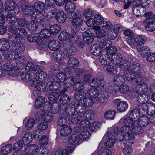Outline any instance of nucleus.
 Segmentation results:
<instances>
[{
  "label": "nucleus",
  "instance_id": "nucleus-11",
  "mask_svg": "<svg viewBox=\"0 0 155 155\" xmlns=\"http://www.w3.org/2000/svg\"><path fill=\"white\" fill-rule=\"evenodd\" d=\"M1 15L5 17L7 20L10 24H14L17 21V17L14 14H12L5 9L2 10L1 12Z\"/></svg>",
  "mask_w": 155,
  "mask_h": 155
},
{
  "label": "nucleus",
  "instance_id": "nucleus-8",
  "mask_svg": "<svg viewBox=\"0 0 155 155\" xmlns=\"http://www.w3.org/2000/svg\"><path fill=\"white\" fill-rule=\"evenodd\" d=\"M124 75L128 81L132 80V82L138 83L141 82L143 79L142 76L141 75L140 73L137 74L135 71L130 70L126 71L125 72Z\"/></svg>",
  "mask_w": 155,
  "mask_h": 155
},
{
  "label": "nucleus",
  "instance_id": "nucleus-33",
  "mask_svg": "<svg viewBox=\"0 0 155 155\" xmlns=\"http://www.w3.org/2000/svg\"><path fill=\"white\" fill-rule=\"evenodd\" d=\"M24 145H27L30 143L32 140V134L29 132H26L22 138Z\"/></svg>",
  "mask_w": 155,
  "mask_h": 155
},
{
  "label": "nucleus",
  "instance_id": "nucleus-60",
  "mask_svg": "<svg viewBox=\"0 0 155 155\" xmlns=\"http://www.w3.org/2000/svg\"><path fill=\"white\" fill-rule=\"evenodd\" d=\"M115 143V140L114 138L107 137L105 142V145L109 148L112 147Z\"/></svg>",
  "mask_w": 155,
  "mask_h": 155
},
{
  "label": "nucleus",
  "instance_id": "nucleus-51",
  "mask_svg": "<svg viewBox=\"0 0 155 155\" xmlns=\"http://www.w3.org/2000/svg\"><path fill=\"white\" fill-rule=\"evenodd\" d=\"M130 62L128 60H123L119 65V67L122 69H126L128 70H130Z\"/></svg>",
  "mask_w": 155,
  "mask_h": 155
},
{
  "label": "nucleus",
  "instance_id": "nucleus-2",
  "mask_svg": "<svg viewBox=\"0 0 155 155\" xmlns=\"http://www.w3.org/2000/svg\"><path fill=\"white\" fill-rule=\"evenodd\" d=\"M21 77L22 80L31 82V86L34 87L33 94L35 97L37 96L41 92L46 90V85L43 84V81L45 80L47 77V74L45 72H37L35 74L34 78H32V76L30 73L22 72L21 73Z\"/></svg>",
  "mask_w": 155,
  "mask_h": 155
},
{
  "label": "nucleus",
  "instance_id": "nucleus-29",
  "mask_svg": "<svg viewBox=\"0 0 155 155\" xmlns=\"http://www.w3.org/2000/svg\"><path fill=\"white\" fill-rule=\"evenodd\" d=\"M5 6L6 8L5 9L9 12L14 10L17 6V4L14 1L9 0L5 2Z\"/></svg>",
  "mask_w": 155,
  "mask_h": 155
},
{
  "label": "nucleus",
  "instance_id": "nucleus-58",
  "mask_svg": "<svg viewBox=\"0 0 155 155\" xmlns=\"http://www.w3.org/2000/svg\"><path fill=\"white\" fill-rule=\"evenodd\" d=\"M27 28L28 30L31 32H33L35 31L38 28V26L35 23L32 21L29 22L27 24Z\"/></svg>",
  "mask_w": 155,
  "mask_h": 155
},
{
  "label": "nucleus",
  "instance_id": "nucleus-55",
  "mask_svg": "<svg viewBox=\"0 0 155 155\" xmlns=\"http://www.w3.org/2000/svg\"><path fill=\"white\" fill-rule=\"evenodd\" d=\"M115 112L114 110H107L104 114V117L105 118L108 120H112L115 117Z\"/></svg>",
  "mask_w": 155,
  "mask_h": 155
},
{
  "label": "nucleus",
  "instance_id": "nucleus-40",
  "mask_svg": "<svg viewBox=\"0 0 155 155\" xmlns=\"http://www.w3.org/2000/svg\"><path fill=\"white\" fill-rule=\"evenodd\" d=\"M129 115V117L125 116L121 119H123L125 117H129L133 121H134L135 120H137L138 117H139L140 115L139 112L137 110L134 109L130 112Z\"/></svg>",
  "mask_w": 155,
  "mask_h": 155
},
{
  "label": "nucleus",
  "instance_id": "nucleus-42",
  "mask_svg": "<svg viewBox=\"0 0 155 155\" xmlns=\"http://www.w3.org/2000/svg\"><path fill=\"white\" fill-rule=\"evenodd\" d=\"M90 51L93 55L98 56L100 54L101 50L98 45H94L90 47Z\"/></svg>",
  "mask_w": 155,
  "mask_h": 155
},
{
  "label": "nucleus",
  "instance_id": "nucleus-9",
  "mask_svg": "<svg viewBox=\"0 0 155 155\" xmlns=\"http://www.w3.org/2000/svg\"><path fill=\"white\" fill-rule=\"evenodd\" d=\"M144 15L146 18L143 22L147 23L146 27V30L150 32L155 31V21L152 19V13L148 12Z\"/></svg>",
  "mask_w": 155,
  "mask_h": 155
},
{
  "label": "nucleus",
  "instance_id": "nucleus-6",
  "mask_svg": "<svg viewBox=\"0 0 155 155\" xmlns=\"http://www.w3.org/2000/svg\"><path fill=\"white\" fill-rule=\"evenodd\" d=\"M10 47L9 42L6 39L2 38L0 40V54L1 53L4 59L8 60H10L13 57L11 55V50H8Z\"/></svg>",
  "mask_w": 155,
  "mask_h": 155
},
{
  "label": "nucleus",
  "instance_id": "nucleus-28",
  "mask_svg": "<svg viewBox=\"0 0 155 155\" xmlns=\"http://www.w3.org/2000/svg\"><path fill=\"white\" fill-rule=\"evenodd\" d=\"M66 14L62 11H59L55 15L56 20L59 23H63L65 21L66 19Z\"/></svg>",
  "mask_w": 155,
  "mask_h": 155
},
{
  "label": "nucleus",
  "instance_id": "nucleus-10",
  "mask_svg": "<svg viewBox=\"0 0 155 155\" xmlns=\"http://www.w3.org/2000/svg\"><path fill=\"white\" fill-rule=\"evenodd\" d=\"M41 115L42 120L45 122H50L53 120V116L51 113L47 110L46 107H43L41 109Z\"/></svg>",
  "mask_w": 155,
  "mask_h": 155
},
{
  "label": "nucleus",
  "instance_id": "nucleus-50",
  "mask_svg": "<svg viewBox=\"0 0 155 155\" xmlns=\"http://www.w3.org/2000/svg\"><path fill=\"white\" fill-rule=\"evenodd\" d=\"M74 82V79L72 77L66 76L64 81V86L65 87H70L72 85Z\"/></svg>",
  "mask_w": 155,
  "mask_h": 155
},
{
  "label": "nucleus",
  "instance_id": "nucleus-52",
  "mask_svg": "<svg viewBox=\"0 0 155 155\" xmlns=\"http://www.w3.org/2000/svg\"><path fill=\"white\" fill-rule=\"evenodd\" d=\"M61 30L60 26L58 24H55L51 25L50 27V31L53 34L58 33Z\"/></svg>",
  "mask_w": 155,
  "mask_h": 155
},
{
  "label": "nucleus",
  "instance_id": "nucleus-22",
  "mask_svg": "<svg viewBox=\"0 0 155 155\" xmlns=\"http://www.w3.org/2000/svg\"><path fill=\"white\" fill-rule=\"evenodd\" d=\"M65 8L66 11L70 14V15L73 13L75 11L76 7L74 3L72 1H68L65 2Z\"/></svg>",
  "mask_w": 155,
  "mask_h": 155
},
{
  "label": "nucleus",
  "instance_id": "nucleus-26",
  "mask_svg": "<svg viewBox=\"0 0 155 155\" xmlns=\"http://www.w3.org/2000/svg\"><path fill=\"white\" fill-rule=\"evenodd\" d=\"M48 44L49 49L53 51H55L58 50L60 47V43L57 40H51L49 41Z\"/></svg>",
  "mask_w": 155,
  "mask_h": 155
},
{
  "label": "nucleus",
  "instance_id": "nucleus-53",
  "mask_svg": "<svg viewBox=\"0 0 155 155\" xmlns=\"http://www.w3.org/2000/svg\"><path fill=\"white\" fill-rule=\"evenodd\" d=\"M83 104L84 106L86 107H90L94 103V101L92 99L89 97H87L83 99Z\"/></svg>",
  "mask_w": 155,
  "mask_h": 155
},
{
  "label": "nucleus",
  "instance_id": "nucleus-35",
  "mask_svg": "<svg viewBox=\"0 0 155 155\" xmlns=\"http://www.w3.org/2000/svg\"><path fill=\"white\" fill-rule=\"evenodd\" d=\"M45 101V98L43 96H40L37 98L35 103V107L36 109H38L41 105H42L41 109H43V107H45L46 105L45 103L43 104Z\"/></svg>",
  "mask_w": 155,
  "mask_h": 155
},
{
  "label": "nucleus",
  "instance_id": "nucleus-45",
  "mask_svg": "<svg viewBox=\"0 0 155 155\" xmlns=\"http://www.w3.org/2000/svg\"><path fill=\"white\" fill-rule=\"evenodd\" d=\"M97 151L98 155H112L110 150L105 147H98Z\"/></svg>",
  "mask_w": 155,
  "mask_h": 155
},
{
  "label": "nucleus",
  "instance_id": "nucleus-3",
  "mask_svg": "<svg viewBox=\"0 0 155 155\" xmlns=\"http://www.w3.org/2000/svg\"><path fill=\"white\" fill-rule=\"evenodd\" d=\"M19 71L17 67L15 66L11 62H8L3 64L0 63V77L7 75L11 77L17 76Z\"/></svg>",
  "mask_w": 155,
  "mask_h": 155
},
{
  "label": "nucleus",
  "instance_id": "nucleus-62",
  "mask_svg": "<svg viewBox=\"0 0 155 155\" xmlns=\"http://www.w3.org/2000/svg\"><path fill=\"white\" fill-rule=\"evenodd\" d=\"M12 146L11 144L6 145L2 148L1 152L3 154H8L12 151Z\"/></svg>",
  "mask_w": 155,
  "mask_h": 155
},
{
  "label": "nucleus",
  "instance_id": "nucleus-34",
  "mask_svg": "<svg viewBox=\"0 0 155 155\" xmlns=\"http://www.w3.org/2000/svg\"><path fill=\"white\" fill-rule=\"evenodd\" d=\"M65 111L68 116L74 115V114L76 113L74 105L72 104H70L68 105L66 107Z\"/></svg>",
  "mask_w": 155,
  "mask_h": 155
},
{
  "label": "nucleus",
  "instance_id": "nucleus-41",
  "mask_svg": "<svg viewBox=\"0 0 155 155\" xmlns=\"http://www.w3.org/2000/svg\"><path fill=\"white\" fill-rule=\"evenodd\" d=\"M100 93L99 91L94 88L89 89L87 91V94L91 97L92 99L94 98L96 100Z\"/></svg>",
  "mask_w": 155,
  "mask_h": 155
},
{
  "label": "nucleus",
  "instance_id": "nucleus-23",
  "mask_svg": "<svg viewBox=\"0 0 155 155\" xmlns=\"http://www.w3.org/2000/svg\"><path fill=\"white\" fill-rule=\"evenodd\" d=\"M125 80L124 76L120 74L115 75L113 79V83L114 85L119 86L124 84Z\"/></svg>",
  "mask_w": 155,
  "mask_h": 155
},
{
  "label": "nucleus",
  "instance_id": "nucleus-31",
  "mask_svg": "<svg viewBox=\"0 0 155 155\" xmlns=\"http://www.w3.org/2000/svg\"><path fill=\"white\" fill-rule=\"evenodd\" d=\"M70 41H68L66 44L64 45V47L65 50L67 51V54L68 55L71 56L73 55L75 53L76 51L75 48L72 45H69Z\"/></svg>",
  "mask_w": 155,
  "mask_h": 155
},
{
  "label": "nucleus",
  "instance_id": "nucleus-12",
  "mask_svg": "<svg viewBox=\"0 0 155 155\" xmlns=\"http://www.w3.org/2000/svg\"><path fill=\"white\" fill-rule=\"evenodd\" d=\"M46 105L45 107L47 108V110L48 109L53 114H57L59 111L60 109V105L57 102H54L51 103L49 101H46L45 103Z\"/></svg>",
  "mask_w": 155,
  "mask_h": 155
},
{
  "label": "nucleus",
  "instance_id": "nucleus-59",
  "mask_svg": "<svg viewBox=\"0 0 155 155\" xmlns=\"http://www.w3.org/2000/svg\"><path fill=\"white\" fill-rule=\"evenodd\" d=\"M101 27L102 28L106 31L111 29L112 27L111 24L109 21H104L101 24Z\"/></svg>",
  "mask_w": 155,
  "mask_h": 155
},
{
  "label": "nucleus",
  "instance_id": "nucleus-44",
  "mask_svg": "<svg viewBox=\"0 0 155 155\" xmlns=\"http://www.w3.org/2000/svg\"><path fill=\"white\" fill-rule=\"evenodd\" d=\"M70 37V34L66 31L61 32L58 36L59 40L61 41H66L69 39Z\"/></svg>",
  "mask_w": 155,
  "mask_h": 155
},
{
  "label": "nucleus",
  "instance_id": "nucleus-49",
  "mask_svg": "<svg viewBox=\"0 0 155 155\" xmlns=\"http://www.w3.org/2000/svg\"><path fill=\"white\" fill-rule=\"evenodd\" d=\"M49 88L50 90H60L61 89V84L57 81H53L50 84Z\"/></svg>",
  "mask_w": 155,
  "mask_h": 155
},
{
  "label": "nucleus",
  "instance_id": "nucleus-36",
  "mask_svg": "<svg viewBox=\"0 0 155 155\" xmlns=\"http://www.w3.org/2000/svg\"><path fill=\"white\" fill-rule=\"evenodd\" d=\"M53 58L55 60L59 61L64 58L65 56V54L60 50H57L53 53Z\"/></svg>",
  "mask_w": 155,
  "mask_h": 155
},
{
  "label": "nucleus",
  "instance_id": "nucleus-30",
  "mask_svg": "<svg viewBox=\"0 0 155 155\" xmlns=\"http://www.w3.org/2000/svg\"><path fill=\"white\" fill-rule=\"evenodd\" d=\"M124 146L122 150L123 153L124 155H130L133 152V150L130 145L131 144H130L128 142H125L124 140H122Z\"/></svg>",
  "mask_w": 155,
  "mask_h": 155
},
{
  "label": "nucleus",
  "instance_id": "nucleus-38",
  "mask_svg": "<svg viewBox=\"0 0 155 155\" xmlns=\"http://www.w3.org/2000/svg\"><path fill=\"white\" fill-rule=\"evenodd\" d=\"M68 66L71 69L77 68L79 65V61L77 59L73 57L70 58L68 62Z\"/></svg>",
  "mask_w": 155,
  "mask_h": 155
},
{
  "label": "nucleus",
  "instance_id": "nucleus-47",
  "mask_svg": "<svg viewBox=\"0 0 155 155\" xmlns=\"http://www.w3.org/2000/svg\"><path fill=\"white\" fill-rule=\"evenodd\" d=\"M51 32L48 29H44L40 31L39 33V37L42 38H48L51 36Z\"/></svg>",
  "mask_w": 155,
  "mask_h": 155
},
{
  "label": "nucleus",
  "instance_id": "nucleus-48",
  "mask_svg": "<svg viewBox=\"0 0 155 155\" xmlns=\"http://www.w3.org/2000/svg\"><path fill=\"white\" fill-rule=\"evenodd\" d=\"M86 96V93L84 91H80L75 92L74 95V97L78 102H80L82 99Z\"/></svg>",
  "mask_w": 155,
  "mask_h": 155
},
{
  "label": "nucleus",
  "instance_id": "nucleus-54",
  "mask_svg": "<svg viewBox=\"0 0 155 155\" xmlns=\"http://www.w3.org/2000/svg\"><path fill=\"white\" fill-rule=\"evenodd\" d=\"M70 98L68 95L64 94L62 95L60 98V101L61 103L63 105H66L70 102Z\"/></svg>",
  "mask_w": 155,
  "mask_h": 155
},
{
  "label": "nucleus",
  "instance_id": "nucleus-61",
  "mask_svg": "<svg viewBox=\"0 0 155 155\" xmlns=\"http://www.w3.org/2000/svg\"><path fill=\"white\" fill-rule=\"evenodd\" d=\"M78 136L80 139L82 140H86L89 139L90 135L88 131L84 130L81 132Z\"/></svg>",
  "mask_w": 155,
  "mask_h": 155
},
{
  "label": "nucleus",
  "instance_id": "nucleus-39",
  "mask_svg": "<svg viewBox=\"0 0 155 155\" xmlns=\"http://www.w3.org/2000/svg\"><path fill=\"white\" fill-rule=\"evenodd\" d=\"M137 49L139 52L141 56L144 57L147 54L148 51L150 50V48L147 46H141L138 45L137 46Z\"/></svg>",
  "mask_w": 155,
  "mask_h": 155
},
{
  "label": "nucleus",
  "instance_id": "nucleus-21",
  "mask_svg": "<svg viewBox=\"0 0 155 155\" xmlns=\"http://www.w3.org/2000/svg\"><path fill=\"white\" fill-rule=\"evenodd\" d=\"M57 13V9L55 6H49L46 8L44 11L45 15L49 18L54 17Z\"/></svg>",
  "mask_w": 155,
  "mask_h": 155
},
{
  "label": "nucleus",
  "instance_id": "nucleus-17",
  "mask_svg": "<svg viewBox=\"0 0 155 155\" xmlns=\"http://www.w3.org/2000/svg\"><path fill=\"white\" fill-rule=\"evenodd\" d=\"M118 91L120 93L123 94H127L128 95L131 96L133 95V89L130 88L128 85L126 84H123L120 86Z\"/></svg>",
  "mask_w": 155,
  "mask_h": 155
},
{
  "label": "nucleus",
  "instance_id": "nucleus-14",
  "mask_svg": "<svg viewBox=\"0 0 155 155\" xmlns=\"http://www.w3.org/2000/svg\"><path fill=\"white\" fill-rule=\"evenodd\" d=\"M144 79L143 78L142 81L138 83L136 87V92L138 94H146V93L148 90L147 86L143 82Z\"/></svg>",
  "mask_w": 155,
  "mask_h": 155
},
{
  "label": "nucleus",
  "instance_id": "nucleus-20",
  "mask_svg": "<svg viewBox=\"0 0 155 155\" xmlns=\"http://www.w3.org/2000/svg\"><path fill=\"white\" fill-rule=\"evenodd\" d=\"M39 149V147L36 145H30L26 147L25 152L27 155H33L38 152Z\"/></svg>",
  "mask_w": 155,
  "mask_h": 155
},
{
  "label": "nucleus",
  "instance_id": "nucleus-18",
  "mask_svg": "<svg viewBox=\"0 0 155 155\" xmlns=\"http://www.w3.org/2000/svg\"><path fill=\"white\" fill-rule=\"evenodd\" d=\"M83 40L86 43L91 44L94 39V34L91 32L89 30H86L83 34Z\"/></svg>",
  "mask_w": 155,
  "mask_h": 155
},
{
  "label": "nucleus",
  "instance_id": "nucleus-1",
  "mask_svg": "<svg viewBox=\"0 0 155 155\" xmlns=\"http://www.w3.org/2000/svg\"><path fill=\"white\" fill-rule=\"evenodd\" d=\"M123 122L124 126L120 129L119 127L112 128L113 132L115 134V138L117 141H120L124 140L125 142L132 144V140L135 138L134 134H141L143 129L137 124V121H133L129 117H126L121 119L119 123Z\"/></svg>",
  "mask_w": 155,
  "mask_h": 155
},
{
  "label": "nucleus",
  "instance_id": "nucleus-37",
  "mask_svg": "<svg viewBox=\"0 0 155 155\" xmlns=\"http://www.w3.org/2000/svg\"><path fill=\"white\" fill-rule=\"evenodd\" d=\"M108 98L109 97L108 94L106 92L102 91L100 92L96 100L103 103L106 102Z\"/></svg>",
  "mask_w": 155,
  "mask_h": 155
},
{
  "label": "nucleus",
  "instance_id": "nucleus-32",
  "mask_svg": "<svg viewBox=\"0 0 155 155\" xmlns=\"http://www.w3.org/2000/svg\"><path fill=\"white\" fill-rule=\"evenodd\" d=\"M25 127L27 129L30 130L34 126L35 123L34 119L31 117H27L24 121Z\"/></svg>",
  "mask_w": 155,
  "mask_h": 155
},
{
  "label": "nucleus",
  "instance_id": "nucleus-46",
  "mask_svg": "<svg viewBox=\"0 0 155 155\" xmlns=\"http://www.w3.org/2000/svg\"><path fill=\"white\" fill-rule=\"evenodd\" d=\"M150 98V96L147 94H139L137 97V101L140 104L146 103Z\"/></svg>",
  "mask_w": 155,
  "mask_h": 155
},
{
  "label": "nucleus",
  "instance_id": "nucleus-4",
  "mask_svg": "<svg viewBox=\"0 0 155 155\" xmlns=\"http://www.w3.org/2000/svg\"><path fill=\"white\" fill-rule=\"evenodd\" d=\"M15 35H13L9 37V40L12 45L11 55L13 57L10 59L12 60L18 58L19 54L23 52L25 49V47L20 42V40L15 38Z\"/></svg>",
  "mask_w": 155,
  "mask_h": 155
},
{
  "label": "nucleus",
  "instance_id": "nucleus-25",
  "mask_svg": "<svg viewBox=\"0 0 155 155\" xmlns=\"http://www.w3.org/2000/svg\"><path fill=\"white\" fill-rule=\"evenodd\" d=\"M122 59L121 54L117 53V54H114L111 56V62L114 64L119 66L122 61Z\"/></svg>",
  "mask_w": 155,
  "mask_h": 155
},
{
  "label": "nucleus",
  "instance_id": "nucleus-13",
  "mask_svg": "<svg viewBox=\"0 0 155 155\" xmlns=\"http://www.w3.org/2000/svg\"><path fill=\"white\" fill-rule=\"evenodd\" d=\"M115 104L117 105L118 110L121 112H124L128 107V104L126 101H122L119 99H114L113 101Z\"/></svg>",
  "mask_w": 155,
  "mask_h": 155
},
{
  "label": "nucleus",
  "instance_id": "nucleus-16",
  "mask_svg": "<svg viewBox=\"0 0 155 155\" xmlns=\"http://www.w3.org/2000/svg\"><path fill=\"white\" fill-rule=\"evenodd\" d=\"M43 68L40 65H35L31 62H28L25 68V70L28 72H34L37 71L39 73L41 72L42 71Z\"/></svg>",
  "mask_w": 155,
  "mask_h": 155
},
{
  "label": "nucleus",
  "instance_id": "nucleus-7",
  "mask_svg": "<svg viewBox=\"0 0 155 155\" xmlns=\"http://www.w3.org/2000/svg\"><path fill=\"white\" fill-rule=\"evenodd\" d=\"M31 17V19L33 22L38 23L43 26L46 27L50 23L47 19L45 18L41 12H36Z\"/></svg>",
  "mask_w": 155,
  "mask_h": 155
},
{
  "label": "nucleus",
  "instance_id": "nucleus-43",
  "mask_svg": "<svg viewBox=\"0 0 155 155\" xmlns=\"http://www.w3.org/2000/svg\"><path fill=\"white\" fill-rule=\"evenodd\" d=\"M80 140L79 136L77 134L71 135L68 140L69 144L72 145H76L78 144Z\"/></svg>",
  "mask_w": 155,
  "mask_h": 155
},
{
  "label": "nucleus",
  "instance_id": "nucleus-63",
  "mask_svg": "<svg viewBox=\"0 0 155 155\" xmlns=\"http://www.w3.org/2000/svg\"><path fill=\"white\" fill-rule=\"evenodd\" d=\"M71 128L70 126H67L61 128L60 130V134L63 136H67L71 133Z\"/></svg>",
  "mask_w": 155,
  "mask_h": 155
},
{
  "label": "nucleus",
  "instance_id": "nucleus-24",
  "mask_svg": "<svg viewBox=\"0 0 155 155\" xmlns=\"http://www.w3.org/2000/svg\"><path fill=\"white\" fill-rule=\"evenodd\" d=\"M136 120L137 124L142 127L146 126L149 123L148 117L145 115H142Z\"/></svg>",
  "mask_w": 155,
  "mask_h": 155
},
{
  "label": "nucleus",
  "instance_id": "nucleus-27",
  "mask_svg": "<svg viewBox=\"0 0 155 155\" xmlns=\"http://www.w3.org/2000/svg\"><path fill=\"white\" fill-rule=\"evenodd\" d=\"M99 60L101 64L104 65V66L109 65L111 61L110 57L107 54H103L100 55Z\"/></svg>",
  "mask_w": 155,
  "mask_h": 155
},
{
  "label": "nucleus",
  "instance_id": "nucleus-64",
  "mask_svg": "<svg viewBox=\"0 0 155 155\" xmlns=\"http://www.w3.org/2000/svg\"><path fill=\"white\" fill-rule=\"evenodd\" d=\"M117 32L111 29L108 30L107 33V37L110 39H115L117 37Z\"/></svg>",
  "mask_w": 155,
  "mask_h": 155
},
{
  "label": "nucleus",
  "instance_id": "nucleus-19",
  "mask_svg": "<svg viewBox=\"0 0 155 155\" xmlns=\"http://www.w3.org/2000/svg\"><path fill=\"white\" fill-rule=\"evenodd\" d=\"M15 35V38H17L20 40L21 38H23L26 36L27 32L25 29L22 28H18L13 31V34L11 35Z\"/></svg>",
  "mask_w": 155,
  "mask_h": 155
},
{
  "label": "nucleus",
  "instance_id": "nucleus-15",
  "mask_svg": "<svg viewBox=\"0 0 155 155\" xmlns=\"http://www.w3.org/2000/svg\"><path fill=\"white\" fill-rule=\"evenodd\" d=\"M83 23L82 18L79 17L75 16L73 18L72 20L71 23L72 25V29L74 32H76L79 29Z\"/></svg>",
  "mask_w": 155,
  "mask_h": 155
},
{
  "label": "nucleus",
  "instance_id": "nucleus-56",
  "mask_svg": "<svg viewBox=\"0 0 155 155\" xmlns=\"http://www.w3.org/2000/svg\"><path fill=\"white\" fill-rule=\"evenodd\" d=\"M136 43L137 45L143 44L147 40L146 37L144 35H136Z\"/></svg>",
  "mask_w": 155,
  "mask_h": 155
},
{
  "label": "nucleus",
  "instance_id": "nucleus-57",
  "mask_svg": "<svg viewBox=\"0 0 155 155\" xmlns=\"http://www.w3.org/2000/svg\"><path fill=\"white\" fill-rule=\"evenodd\" d=\"M45 8L44 3L41 2H38L34 4V9L37 11L36 12H41L43 11Z\"/></svg>",
  "mask_w": 155,
  "mask_h": 155
},
{
  "label": "nucleus",
  "instance_id": "nucleus-5",
  "mask_svg": "<svg viewBox=\"0 0 155 155\" xmlns=\"http://www.w3.org/2000/svg\"><path fill=\"white\" fill-rule=\"evenodd\" d=\"M74 105L77 114H79L83 118L86 117L88 119H91L93 117V111L89 109L86 110L82 102H76Z\"/></svg>",
  "mask_w": 155,
  "mask_h": 155
}]
</instances>
